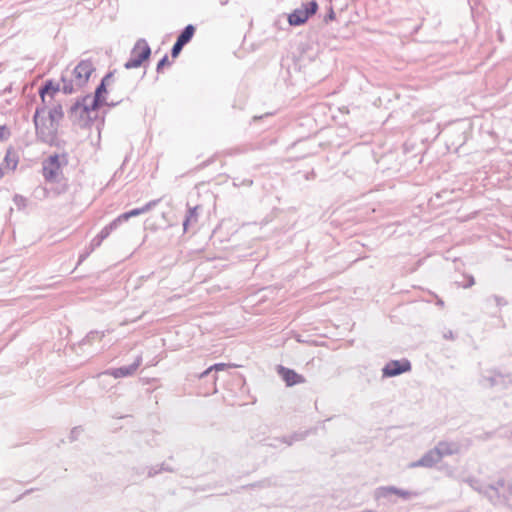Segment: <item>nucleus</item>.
Returning <instances> with one entry per match:
<instances>
[{"mask_svg": "<svg viewBox=\"0 0 512 512\" xmlns=\"http://www.w3.org/2000/svg\"><path fill=\"white\" fill-rule=\"evenodd\" d=\"M162 470H167V468H165L163 465L160 468L151 467L148 470V476L153 477V476L157 475L158 473H160Z\"/></svg>", "mask_w": 512, "mask_h": 512, "instance_id": "nucleus-32", "label": "nucleus"}, {"mask_svg": "<svg viewBox=\"0 0 512 512\" xmlns=\"http://www.w3.org/2000/svg\"><path fill=\"white\" fill-rule=\"evenodd\" d=\"M479 384L484 388L505 390L512 386V375L503 374L496 369L487 370L482 373Z\"/></svg>", "mask_w": 512, "mask_h": 512, "instance_id": "nucleus-6", "label": "nucleus"}, {"mask_svg": "<svg viewBox=\"0 0 512 512\" xmlns=\"http://www.w3.org/2000/svg\"><path fill=\"white\" fill-rule=\"evenodd\" d=\"M197 210H198V206H195L193 208H189L188 211H187V214L185 216V219L183 221V228H184V231H187L188 230V227L191 225V224H195L197 221H198V213H197Z\"/></svg>", "mask_w": 512, "mask_h": 512, "instance_id": "nucleus-22", "label": "nucleus"}, {"mask_svg": "<svg viewBox=\"0 0 512 512\" xmlns=\"http://www.w3.org/2000/svg\"><path fill=\"white\" fill-rule=\"evenodd\" d=\"M67 164L66 155H50L42 163V174L47 182H59L62 175V167Z\"/></svg>", "mask_w": 512, "mask_h": 512, "instance_id": "nucleus-5", "label": "nucleus"}, {"mask_svg": "<svg viewBox=\"0 0 512 512\" xmlns=\"http://www.w3.org/2000/svg\"><path fill=\"white\" fill-rule=\"evenodd\" d=\"M184 46L185 45L176 40L171 49L172 58H176L181 53Z\"/></svg>", "mask_w": 512, "mask_h": 512, "instance_id": "nucleus-28", "label": "nucleus"}, {"mask_svg": "<svg viewBox=\"0 0 512 512\" xmlns=\"http://www.w3.org/2000/svg\"><path fill=\"white\" fill-rule=\"evenodd\" d=\"M441 461L440 453L435 448L428 450L419 460L412 462L409 467L432 468Z\"/></svg>", "mask_w": 512, "mask_h": 512, "instance_id": "nucleus-12", "label": "nucleus"}, {"mask_svg": "<svg viewBox=\"0 0 512 512\" xmlns=\"http://www.w3.org/2000/svg\"><path fill=\"white\" fill-rule=\"evenodd\" d=\"M440 453V459L445 456L457 454L459 452V445L455 442L440 441L434 447Z\"/></svg>", "mask_w": 512, "mask_h": 512, "instance_id": "nucleus-15", "label": "nucleus"}, {"mask_svg": "<svg viewBox=\"0 0 512 512\" xmlns=\"http://www.w3.org/2000/svg\"><path fill=\"white\" fill-rule=\"evenodd\" d=\"M335 18V12L333 11V9L331 8L329 13L327 14L325 20L328 21V20H333Z\"/></svg>", "mask_w": 512, "mask_h": 512, "instance_id": "nucleus-36", "label": "nucleus"}, {"mask_svg": "<svg viewBox=\"0 0 512 512\" xmlns=\"http://www.w3.org/2000/svg\"><path fill=\"white\" fill-rule=\"evenodd\" d=\"M195 33V27L192 24H188L178 35L177 41L182 43L183 45L188 44L193 38Z\"/></svg>", "mask_w": 512, "mask_h": 512, "instance_id": "nucleus-21", "label": "nucleus"}, {"mask_svg": "<svg viewBox=\"0 0 512 512\" xmlns=\"http://www.w3.org/2000/svg\"><path fill=\"white\" fill-rule=\"evenodd\" d=\"M151 55V49L147 41L143 38L138 39L131 50V56L125 62L126 69H133L140 67L144 61L148 60Z\"/></svg>", "mask_w": 512, "mask_h": 512, "instance_id": "nucleus-7", "label": "nucleus"}, {"mask_svg": "<svg viewBox=\"0 0 512 512\" xmlns=\"http://www.w3.org/2000/svg\"><path fill=\"white\" fill-rule=\"evenodd\" d=\"M33 491H34V489H33V488L26 490L22 495H20V496L18 497V499H17V500H20L23 496L28 495V494L32 493Z\"/></svg>", "mask_w": 512, "mask_h": 512, "instance_id": "nucleus-40", "label": "nucleus"}, {"mask_svg": "<svg viewBox=\"0 0 512 512\" xmlns=\"http://www.w3.org/2000/svg\"><path fill=\"white\" fill-rule=\"evenodd\" d=\"M166 65H171L168 55H164L157 63V66H156L157 73H160L162 71L163 67Z\"/></svg>", "mask_w": 512, "mask_h": 512, "instance_id": "nucleus-29", "label": "nucleus"}, {"mask_svg": "<svg viewBox=\"0 0 512 512\" xmlns=\"http://www.w3.org/2000/svg\"><path fill=\"white\" fill-rule=\"evenodd\" d=\"M122 100H118V101H115V102H107L106 101V106H109V107H115L116 105H118Z\"/></svg>", "mask_w": 512, "mask_h": 512, "instance_id": "nucleus-38", "label": "nucleus"}, {"mask_svg": "<svg viewBox=\"0 0 512 512\" xmlns=\"http://www.w3.org/2000/svg\"><path fill=\"white\" fill-rule=\"evenodd\" d=\"M91 95L87 94L78 98L68 110L71 122L79 127H89L97 117V110L90 108Z\"/></svg>", "mask_w": 512, "mask_h": 512, "instance_id": "nucleus-3", "label": "nucleus"}, {"mask_svg": "<svg viewBox=\"0 0 512 512\" xmlns=\"http://www.w3.org/2000/svg\"><path fill=\"white\" fill-rule=\"evenodd\" d=\"M26 199L23 196L15 195L14 202L17 206L24 205Z\"/></svg>", "mask_w": 512, "mask_h": 512, "instance_id": "nucleus-34", "label": "nucleus"}, {"mask_svg": "<svg viewBox=\"0 0 512 512\" xmlns=\"http://www.w3.org/2000/svg\"><path fill=\"white\" fill-rule=\"evenodd\" d=\"M141 364H142V356L138 355L132 364L127 365V366L118 367V368H110V369L106 370L105 372H103V374L113 376L116 379L129 377V376H132L137 371V369L139 368V366Z\"/></svg>", "mask_w": 512, "mask_h": 512, "instance_id": "nucleus-10", "label": "nucleus"}, {"mask_svg": "<svg viewBox=\"0 0 512 512\" xmlns=\"http://www.w3.org/2000/svg\"><path fill=\"white\" fill-rule=\"evenodd\" d=\"M49 120L53 122L54 124H57L59 126V122L64 117V111L61 104L54 105L51 109L48 111Z\"/></svg>", "mask_w": 512, "mask_h": 512, "instance_id": "nucleus-20", "label": "nucleus"}, {"mask_svg": "<svg viewBox=\"0 0 512 512\" xmlns=\"http://www.w3.org/2000/svg\"><path fill=\"white\" fill-rule=\"evenodd\" d=\"M411 362L403 358L401 360H391L382 368L383 377H395L402 373L411 371Z\"/></svg>", "mask_w": 512, "mask_h": 512, "instance_id": "nucleus-9", "label": "nucleus"}, {"mask_svg": "<svg viewBox=\"0 0 512 512\" xmlns=\"http://www.w3.org/2000/svg\"><path fill=\"white\" fill-rule=\"evenodd\" d=\"M226 364L224 363H217V364H214L212 366H210L209 368H207L204 372H202L200 374V378H204V377H208L210 376L211 372L212 371H221V370H224L226 368Z\"/></svg>", "mask_w": 512, "mask_h": 512, "instance_id": "nucleus-25", "label": "nucleus"}, {"mask_svg": "<svg viewBox=\"0 0 512 512\" xmlns=\"http://www.w3.org/2000/svg\"><path fill=\"white\" fill-rule=\"evenodd\" d=\"M103 242L102 239L99 238L98 235H96L90 242V245H89V250L90 251H94L96 248H98L101 243Z\"/></svg>", "mask_w": 512, "mask_h": 512, "instance_id": "nucleus-30", "label": "nucleus"}, {"mask_svg": "<svg viewBox=\"0 0 512 512\" xmlns=\"http://www.w3.org/2000/svg\"><path fill=\"white\" fill-rule=\"evenodd\" d=\"M18 162V154L13 149H8L4 157L5 167L10 171H14L18 165Z\"/></svg>", "mask_w": 512, "mask_h": 512, "instance_id": "nucleus-18", "label": "nucleus"}, {"mask_svg": "<svg viewBox=\"0 0 512 512\" xmlns=\"http://www.w3.org/2000/svg\"><path fill=\"white\" fill-rule=\"evenodd\" d=\"M104 332H100V331H90L86 336L85 338L81 341V344L83 345H86V344H91L96 338L98 339H102L104 337Z\"/></svg>", "mask_w": 512, "mask_h": 512, "instance_id": "nucleus-24", "label": "nucleus"}, {"mask_svg": "<svg viewBox=\"0 0 512 512\" xmlns=\"http://www.w3.org/2000/svg\"><path fill=\"white\" fill-rule=\"evenodd\" d=\"M309 16L303 7L295 9L288 16V23L291 26H300L308 20Z\"/></svg>", "mask_w": 512, "mask_h": 512, "instance_id": "nucleus-16", "label": "nucleus"}, {"mask_svg": "<svg viewBox=\"0 0 512 512\" xmlns=\"http://www.w3.org/2000/svg\"><path fill=\"white\" fill-rule=\"evenodd\" d=\"M216 379H217V378H216V375H215V374H213V375H212V382H213V383H215Z\"/></svg>", "mask_w": 512, "mask_h": 512, "instance_id": "nucleus-43", "label": "nucleus"}, {"mask_svg": "<svg viewBox=\"0 0 512 512\" xmlns=\"http://www.w3.org/2000/svg\"><path fill=\"white\" fill-rule=\"evenodd\" d=\"M304 10L307 12L308 16L314 15L318 10V3L315 0L308 2L302 6Z\"/></svg>", "mask_w": 512, "mask_h": 512, "instance_id": "nucleus-26", "label": "nucleus"}, {"mask_svg": "<svg viewBox=\"0 0 512 512\" xmlns=\"http://www.w3.org/2000/svg\"><path fill=\"white\" fill-rule=\"evenodd\" d=\"M81 431H82V430H81V428H80V427H75V428H73V429L71 430V432H70V437H69V438H70V441H75V440L78 438V436H79V434L81 433Z\"/></svg>", "mask_w": 512, "mask_h": 512, "instance_id": "nucleus-33", "label": "nucleus"}, {"mask_svg": "<svg viewBox=\"0 0 512 512\" xmlns=\"http://www.w3.org/2000/svg\"><path fill=\"white\" fill-rule=\"evenodd\" d=\"M160 201L161 199L151 200L142 207L134 208L130 211L124 212L117 217V221L123 223L125 221H128L132 217H136L141 214L147 213L151 211L153 208H155L160 203Z\"/></svg>", "mask_w": 512, "mask_h": 512, "instance_id": "nucleus-13", "label": "nucleus"}, {"mask_svg": "<svg viewBox=\"0 0 512 512\" xmlns=\"http://www.w3.org/2000/svg\"><path fill=\"white\" fill-rule=\"evenodd\" d=\"M10 136V132L6 125L0 126V141L6 140Z\"/></svg>", "mask_w": 512, "mask_h": 512, "instance_id": "nucleus-31", "label": "nucleus"}, {"mask_svg": "<svg viewBox=\"0 0 512 512\" xmlns=\"http://www.w3.org/2000/svg\"><path fill=\"white\" fill-rule=\"evenodd\" d=\"M95 67L90 59L81 60L71 71L61 75L62 92L73 94L82 89L89 81Z\"/></svg>", "mask_w": 512, "mask_h": 512, "instance_id": "nucleus-1", "label": "nucleus"}, {"mask_svg": "<svg viewBox=\"0 0 512 512\" xmlns=\"http://www.w3.org/2000/svg\"><path fill=\"white\" fill-rule=\"evenodd\" d=\"M112 78H113L112 72L107 73L102 78L101 82L95 89L94 96L91 97L90 108L99 109L101 106H104V104H106L105 94H107V86L110 84V81L112 80Z\"/></svg>", "mask_w": 512, "mask_h": 512, "instance_id": "nucleus-8", "label": "nucleus"}, {"mask_svg": "<svg viewBox=\"0 0 512 512\" xmlns=\"http://www.w3.org/2000/svg\"><path fill=\"white\" fill-rule=\"evenodd\" d=\"M278 374L282 377L286 385L289 387L305 382V378L302 375L298 374L293 369L286 368L281 365L278 366Z\"/></svg>", "mask_w": 512, "mask_h": 512, "instance_id": "nucleus-14", "label": "nucleus"}, {"mask_svg": "<svg viewBox=\"0 0 512 512\" xmlns=\"http://www.w3.org/2000/svg\"><path fill=\"white\" fill-rule=\"evenodd\" d=\"M4 176V171L2 169V167L0 166V179Z\"/></svg>", "mask_w": 512, "mask_h": 512, "instance_id": "nucleus-41", "label": "nucleus"}, {"mask_svg": "<svg viewBox=\"0 0 512 512\" xmlns=\"http://www.w3.org/2000/svg\"><path fill=\"white\" fill-rule=\"evenodd\" d=\"M66 190V186L62 188V190H59L58 193L64 192Z\"/></svg>", "mask_w": 512, "mask_h": 512, "instance_id": "nucleus-44", "label": "nucleus"}, {"mask_svg": "<svg viewBox=\"0 0 512 512\" xmlns=\"http://www.w3.org/2000/svg\"><path fill=\"white\" fill-rule=\"evenodd\" d=\"M245 182H246V184H247L248 186L252 185V183H253V182H252V180H246Z\"/></svg>", "mask_w": 512, "mask_h": 512, "instance_id": "nucleus-42", "label": "nucleus"}, {"mask_svg": "<svg viewBox=\"0 0 512 512\" xmlns=\"http://www.w3.org/2000/svg\"><path fill=\"white\" fill-rule=\"evenodd\" d=\"M444 338L445 339H449V340H453L454 339V334L451 330H449L448 332L444 333Z\"/></svg>", "mask_w": 512, "mask_h": 512, "instance_id": "nucleus-37", "label": "nucleus"}, {"mask_svg": "<svg viewBox=\"0 0 512 512\" xmlns=\"http://www.w3.org/2000/svg\"><path fill=\"white\" fill-rule=\"evenodd\" d=\"M474 489L485 496L494 506H509L512 499V484L498 479L490 485L475 486Z\"/></svg>", "mask_w": 512, "mask_h": 512, "instance_id": "nucleus-2", "label": "nucleus"}, {"mask_svg": "<svg viewBox=\"0 0 512 512\" xmlns=\"http://www.w3.org/2000/svg\"><path fill=\"white\" fill-rule=\"evenodd\" d=\"M392 494L398 495L399 497H401L405 500H408L413 497H417L419 495V493H417V492L403 490V489L397 488L395 486H382V487L377 488V490H376V496L378 498H387Z\"/></svg>", "mask_w": 512, "mask_h": 512, "instance_id": "nucleus-11", "label": "nucleus"}, {"mask_svg": "<svg viewBox=\"0 0 512 512\" xmlns=\"http://www.w3.org/2000/svg\"><path fill=\"white\" fill-rule=\"evenodd\" d=\"M486 301L488 303L493 301L497 307H503V306L507 305V301L503 297L498 296V295H492V296L488 297L486 299Z\"/></svg>", "mask_w": 512, "mask_h": 512, "instance_id": "nucleus-27", "label": "nucleus"}, {"mask_svg": "<svg viewBox=\"0 0 512 512\" xmlns=\"http://www.w3.org/2000/svg\"><path fill=\"white\" fill-rule=\"evenodd\" d=\"M46 107H37L33 116V122L35 126L36 137L39 141L52 145L58 133V125L54 124L46 117Z\"/></svg>", "mask_w": 512, "mask_h": 512, "instance_id": "nucleus-4", "label": "nucleus"}, {"mask_svg": "<svg viewBox=\"0 0 512 512\" xmlns=\"http://www.w3.org/2000/svg\"><path fill=\"white\" fill-rule=\"evenodd\" d=\"M62 91V86L59 83H54L52 80H48L45 84L40 88L39 94L42 98V101L45 100V94L51 93L54 94L56 92Z\"/></svg>", "mask_w": 512, "mask_h": 512, "instance_id": "nucleus-17", "label": "nucleus"}, {"mask_svg": "<svg viewBox=\"0 0 512 512\" xmlns=\"http://www.w3.org/2000/svg\"><path fill=\"white\" fill-rule=\"evenodd\" d=\"M309 434V431L294 432L289 436H283L278 441L291 446L293 443L304 440Z\"/></svg>", "mask_w": 512, "mask_h": 512, "instance_id": "nucleus-19", "label": "nucleus"}, {"mask_svg": "<svg viewBox=\"0 0 512 512\" xmlns=\"http://www.w3.org/2000/svg\"><path fill=\"white\" fill-rule=\"evenodd\" d=\"M92 251H87L85 254H81L79 257V263L82 262Z\"/></svg>", "mask_w": 512, "mask_h": 512, "instance_id": "nucleus-39", "label": "nucleus"}, {"mask_svg": "<svg viewBox=\"0 0 512 512\" xmlns=\"http://www.w3.org/2000/svg\"><path fill=\"white\" fill-rule=\"evenodd\" d=\"M438 304H439V305H443V301H442V300H439V301H438Z\"/></svg>", "mask_w": 512, "mask_h": 512, "instance_id": "nucleus-45", "label": "nucleus"}, {"mask_svg": "<svg viewBox=\"0 0 512 512\" xmlns=\"http://www.w3.org/2000/svg\"><path fill=\"white\" fill-rule=\"evenodd\" d=\"M120 224L121 223L117 221V218H115L112 222L103 227L97 235L100 239L104 241L111 234L112 231L116 230L119 227Z\"/></svg>", "mask_w": 512, "mask_h": 512, "instance_id": "nucleus-23", "label": "nucleus"}, {"mask_svg": "<svg viewBox=\"0 0 512 512\" xmlns=\"http://www.w3.org/2000/svg\"><path fill=\"white\" fill-rule=\"evenodd\" d=\"M467 283L463 286L464 288H469L475 284V279L472 275L467 277Z\"/></svg>", "mask_w": 512, "mask_h": 512, "instance_id": "nucleus-35", "label": "nucleus"}]
</instances>
